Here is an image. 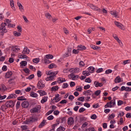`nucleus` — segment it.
Here are the masks:
<instances>
[{
    "mask_svg": "<svg viewBox=\"0 0 131 131\" xmlns=\"http://www.w3.org/2000/svg\"><path fill=\"white\" fill-rule=\"evenodd\" d=\"M13 73L11 71H9L6 73L5 75V77L7 78H10L12 74Z\"/></svg>",
    "mask_w": 131,
    "mask_h": 131,
    "instance_id": "obj_20",
    "label": "nucleus"
},
{
    "mask_svg": "<svg viewBox=\"0 0 131 131\" xmlns=\"http://www.w3.org/2000/svg\"><path fill=\"white\" fill-rule=\"evenodd\" d=\"M30 95L34 97H36L38 96L37 94L34 92H31L30 94Z\"/></svg>",
    "mask_w": 131,
    "mask_h": 131,
    "instance_id": "obj_33",
    "label": "nucleus"
},
{
    "mask_svg": "<svg viewBox=\"0 0 131 131\" xmlns=\"http://www.w3.org/2000/svg\"><path fill=\"white\" fill-rule=\"evenodd\" d=\"M38 92L39 93L40 95L41 96H43L46 94V92L45 91L40 90L38 91Z\"/></svg>",
    "mask_w": 131,
    "mask_h": 131,
    "instance_id": "obj_29",
    "label": "nucleus"
},
{
    "mask_svg": "<svg viewBox=\"0 0 131 131\" xmlns=\"http://www.w3.org/2000/svg\"><path fill=\"white\" fill-rule=\"evenodd\" d=\"M14 34L16 36H18L21 35V34L19 32H17L16 31H15L14 32Z\"/></svg>",
    "mask_w": 131,
    "mask_h": 131,
    "instance_id": "obj_45",
    "label": "nucleus"
},
{
    "mask_svg": "<svg viewBox=\"0 0 131 131\" xmlns=\"http://www.w3.org/2000/svg\"><path fill=\"white\" fill-rule=\"evenodd\" d=\"M125 91L126 92H129L131 91V88L129 87H126Z\"/></svg>",
    "mask_w": 131,
    "mask_h": 131,
    "instance_id": "obj_64",
    "label": "nucleus"
},
{
    "mask_svg": "<svg viewBox=\"0 0 131 131\" xmlns=\"http://www.w3.org/2000/svg\"><path fill=\"white\" fill-rule=\"evenodd\" d=\"M40 106L38 105L31 110L30 111L31 113H37L38 111L40 110Z\"/></svg>",
    "mask_w": 131,
    "mask_h": 131,
    "instance_id": "obj_4",
    "label": "nucleus"
},
{
    "mask_svg": "<svg viewBox=\"0 0 131 131\" xmlns=\"http://www.w3.org/2000/svg\"><path fill=\"white\" fill-rule=\"evenodd\" d=\"M46 121L44 120H43L38 126L39 128H41L45 125Z\"/></svg>",
    "mask_w": 131,
    "mask_h": 131,
    "instance_id": "obj_22",
    "label": "nucleus"
},
{
    "mask_svg": "<svg viewBox=\"0 0 131 131\" xmlns=\"http://www.w3.org/2000/svg\"><path fill=\"white\" fill-rule=\"evenodd\" d=\"M92 80L90 78H87L85 80V82L88 83H90L91 82Z\"/></svg>",
    "mask_w": 131,
    "mask_h": 131,
    "instance_id": "obj_52",
    "label": "nucleus"
},
{
    "mask_svg": "<svg viewBox=\"0 0 131 131\" xmlns=\"http://www.w3.org/2000/svg\"><path fill=\"white\" fill-rule=\"evenodd\" d=\"M84 105L87 108H89L90 107V105L88 103H86L84 104Z\"/></svg>",
    "mask_w": 131,
    "mask_h": 131,
    "instance_id": "obj_62",
    "label": "nucleus"
},
{
    "mask_svg": "<svg viewBox=\"0 0 131 131\" xmlns=\"http://www.w3.org/2000/svg\"><path fill=\"white\" fill-rule=\"evenodd\" d=\"M88 69L90 73H92L94 72L95 68L91 66L88 68Z\"/></svg>",
    "mask_w": 131,
    "mask_h": 131,
    "instance_id": "obj_24",
    "label": "nucleus"
},
{
    "mask_svg": "<svg viewBox=\"0 0 131 131\" xmlns=\"http://www.w3.org/2000/svg\"><path fill=\"white\" fill-rule=\"evenodd\" d=\"M19 50V48L17 46L13 47L12 48V50L15 52H17Z\"/></svg>",
    "mask_w": 131,
    "mask_h": 131,
    "instance_id": "obj_21",
    "label": "nucleus"
},
{
    "mask_svg": "<svg viewBox=\"0 0 131 131\" xmlns=\"http://www.w3.org/2000/svg\"><path fill=\"white\" fill-rule=\"evenodd\" d=\"M59 95L57 94L56 95L55 97L53 98V100H55V102H58L60 100V99L59 98Z\"/></svg>",
    "mask_w": 131,
    "mask_h": 131,
    "instance_id": "obj_16",
    "label": "nucleus"
},
{
    "mask_svg": "<svg viewBox=\"0 0 131 131\" xmlns=\"http://www.w3.org/2000/svg\"><path fill=\"white\" fill-rule=\"evenodd\" d=\"M45 15L46 16L48 19H50L52 17V16L50 14L47 12L45 13Z\"/></svg>",
    "mask_w": 131,
    "mask_h": 131,
    "instance_id": "obj_35",
    "label": "nucleus"
},
{
    "mask_svg": "<svg viewBox=\"0 0 131 131\" xmlns=\"http://www.w3.org/2000/svg\"><path fill=\"white\" fill-rule=\"evenodd\" d=\"M85 110V109L83 107H81L79 109V112L80 113H82Z\"/></svg>",
    "mask_w": 131,
    "mask_h": 131,
    "instance_id": "obj_63",
    "label": "nucleus"
},
{
    "mask_svg": "<svg viewBox=\"0 0 131 131\" xmlns=\"http://www.w3.org/2000/svg\"><path fill=\"white\" fill-rule=\"evenodd\" d=\"M23 70L26 73H28L29 72V70L28 68H25L23 69Z\"/></svg>",
    "mask_w": 131,
    "mask_h": 131,
    "instance_id": "obj_55",
    "label": "nucleus"
},
{
    "mask_svg": "<svg viewBox=\"0 0 131 131\" xmlns=\"http://www.w3.org/2000/svg\"><path fill=\"white\" fill-rule=\"evenodd\" d=\"M90 72L88 71H83L82 72V74L85 76H88L90 74Z\"/></svg>",
    "mask_w": 131,
    "mask_h": 131,
    "instance_id": "obj_30",
    "label": "nucleus"
},
{
    "mask_svg": "<svg viewBox=\"0 0 131 131\" xmlns=\"http://www.w3.org/2000/svg\"><path fill=\"white\" fill-rule=\"evenodd\" d=\"M29 105L28 102L27 101H25L21 104L22 106L25 108H27Z\"/></svg>",
    "mask_w": 131,
    "mask_h": 131,
    "instance_id": "obj_13",
    "label": "nucleus"
},
{
    "mask_svg": "<svg viewBox=\"0 0 131 131\" xmlns=\"http://www.w3.org/2000/svg\"><path fill=\"white\" fill-rule=\"evenodd\" d=\"M115 116V114H112L110 115H109V116L108 117V119L109 120H111Z\"/></svg>",
    "mask_w": 131,
    "mask_h": 131,
    "instance_id": "obj_38",
    "label": "nucleus"
},
{
    "mask_svg": "<svg viewBox=\"0 0 131 131\" xmlns=\"http://www.w3.org/2000/svg\"><path fill=\"white\" fill-rule=\"evenodd\" d=\"M115 83H119L121 82V79L119 76L117 77L115 79Z\"/></svg>",
    "mask_w": 131,
    "mask_h": 131,
    "instance_id": "obj_23",
    "label": "nucleus"
},
{
    "mask_svg": "<svg viewBox=\"0 0 131 131\" xmlns=\"http://www.w3.org/2000/svg\"><path fill=\"white\" fill-rule=\"evenodd\" d=\"M100 106L99 105V104L97 103L95 104H94L93 105V108H97L99 107Z\"/></svg>",
    "mask_w": 131,
    "mask_h": 131,
    "instance_id": "obj_56",
    "label": "nucleus"
},
{
    "mask_svg": "<svg viewBox=\"0 0 131 131\" xmlns=\"http://www.w3.org/2000/svg\"><path fill=\"white\" fill-rule=\"evenodd\" d=\"M69 52H66L63 55V58H65L68 57L69 56Z\"/></svg>",
    "mask_w": 131,
    "mask_h": 131,
    "instance_id": "obj_54",
    "label": "nucleus"
},
{
    "mask_svg": "<svg viewBox=\"0 0 131 131\" xmlns=\"http://www.w3.org/2000/svg\"><path fill=\"white\" fill-rule=\"evenodd\" d=\"M54 78L53 77V76L51 75L49 77H47L46 78L45 80L46 81H51L53 80Z\"/></svg>",
    "mask_w": 131,
    "mask_h": 131,
    "instance_id": "obj_32",
    "label": "nucleus"
},
{
    "mask_svg": "<svg viewBox=\"0 0 131 131\" xmlns=\"http://www.w3.org/2000/svg\"><path fill=\"white\" fill-rule=\"evenodd\" d=\"M115 105V100L113 99L110 102L107 103L105 106V108L113 107Z\"/></svg>",
    "mask_w": 131,
    "mask_h": 131,
    "instance_id": "obj_2",
    "label": "nucleus"
},
{
    "mask_svg": "<svg viewBox=\"0 0 131 131\" xmlns=\"http://www.w3.org/2000/svg\"><path fill=\"white\" fill-rule=\"evenodd\" d=\"M10 5L12 8L14 6V2L13 0H10Z\"/></svg>",
    "mask_w": 131,
    "mask_h": 131,
    "instance_id": "obj_49",
    "label": "nucleus"
},
{
    "mask_svg": "<svg viewBox=\"0 0 131 131\" xmlns=\"http://www.w3.org/2000/svg\"><path fill=\"white\" fill-rule=\"evenodd\" d=\"M112 71L111 70L109 69L106 70L105 71V73L106 74H108L109 73H111L112 72Z\"/></svg>",
    "mask_w": 131,
    "mask_h": 131,
    "instance_id": "obj_53",
    "label": "nucleus"
},
{
    "mask_svg": "<svg viewBox=\"0 0 131 131\" xmlns=\"http://www.w3.org/2000/svg\"><path fill=\"white\" fill-rule=\"evenodd\" d=\"M1 87L2 90H5L6 89V87L3 84H1Z\"/></svg>",
    "mask_w": 131,
    "mask_h": 131,
    "instance_id": "obj_61",
    "label": "nucleus"
},
{
    "mask_svg": "<svg viewBox=\"0 0 131 131\" xmlns=\"http://www.w3.org/2000/svg\"><path fill=\"white\" fill-rule=\"evenodd\" d=\"M67 102L66 100L64 99L61 101L59 103L61 104H63L66 103Z\"/></svg>",
    "mask_w": 131,
    "mask_h": 131,
    "instance_id": "obj_58",
    "label": "nucleus"
},
{
    "mask_svg": "<svg viewBox=\"0 0 131 131\" xmlns=\"http://www.w3.org/2000/svg\"><path fill=\"white\" fill-rule=\"evenodd\" d=\"M90 87V86L89 85L87 84L84 86V89L85 90H87L89 89Z\"/></svg>",
    "mask_w": 131,
    "mask_h": 131,
    "instance_id": "obj_60",
    "label": "nucleus"
},
{
    "mask_svg": "<svg viewBox=\"0 0 131 131\" xmlns=\"http://www.w3.org/2000/svg\"><path fill=\"white\" fill-rule=\"evenodd\" d=\"M87 5L94 10H98L99 8L97 7L92 4L89 3L87 4Z\"/></svg>",
    "mask_w": 131,
    "mask_h": 131,
    "instance_id": "obj_9",
    "label": "nucleus"
},
{
    "mask_svg": "<svg viewBox=\"0 0 131 131\" xmlns=\"http://www.w3.org/2000/svg\"><path fill=\"white\" fill-rule=\"evenodd\" d=\"M30 51L29 50L28 48L26 47H25L22 52V53L24 54H28L29 53Z\"/></svg>",
    "mask_w": 131,
    "mask_h": 131,
    "instance_id": "obj_17",
    "label": "nucleus"
},
{
    "mask_svg": "<svg viewBox=\"0 0 131 131\" xmlns=\"http://www.w3.org/2000/svg\"><path fill=\"white\" fill-rule=\"evenodd\" d=\"M40 61V59L39 58H36L32 60V61L36 63H38Z\"/></svg>",
    "mask_w": 131,
    "mask_h": 131,
    "instance_id": "obj_40",
    "label": "nucleus"
},
{
    "mask_svg": "<svg viewBox=\"0 0 131 131\" xmlns=\"http://www.w3.org/2000/svg\"><path fill=\"white\" fill-rule=\"evenodd\" d=\"M44 63L46 64H49L51 62V61H49L48 59H47L46 58H44Z\"/></svg>",
    "mask_w": 131,
    "mask_h": 131,
    "instance_id": "obj_46",
    "label": "nucleus"
},
{
    "mask_svg": "<svg viewBox=\"0 0 131 131\" xmlns=\"http://www.w3.org/2000/svg\"><path fill=\"white\" fill-rule=\"evenodd\" d=\"M70 76L73 80H75L76 79L79 78V77L78 75H75L73 73H71L69 74Z\"/></svg>",
    "mask_w": 131,
    "mask_h": 131,
    "instance_id": "obj_14",
    "label": "nucleus"
},
{
    "mask_svg": "<svg viewBox=\"0 0 131 131\" xmlns=\"http://www.w3.org/2000/svg\"><path fill=\"white\" fill-rule=\"evenodd\" d=\"M17 96L14 94H12L9 95L7 97V99L15 98Z\"/></svg>",
    "mask_w": 131,
    "mask_h": 131,
    "instance_id": "obj_26",
    "label": "nucleus"
},
{
    "mask_svg": "<svg viewBox=\"0 0 131 131\" xmlns=\"http://www.w3.org/2000/svg\"><path fill=\"white\" fill-rule=\"evenodd\" d=\"M78 50H83L86 49V47L84 46H83L81 45H78L77 47Z\"/></svg>",
    "mask_w": 131,
    "mask_h": 131,
    "instance_id": "obj_15",
    "label": "nucleus"
},
{
    "mask_svg": "<svg viewBox=\"0 0 131 131\" xmlns=\"http://www.w3.org/2000/svg\"><path fill=\"white\" fill-rule=\"evenodd\" d=\"M80 69L78 68H71L69 69V71L72 73H76L79 72Z\"/></svg>",
    "mask_w": 131,
    "mask_h": 131,
    "instance_id": "obj_6",
    "label": "nucleus"
},
{
    "mask_svg": "<svg viewBox=\"0 0 131 131\" xmlns=\"http://www.w3.org/2000/svg\"><path fill=\"white\" fill-rule=\"evenodd\" d=\"M59 88L58 86H54L52 87L51 89H52V90L53 91H56L59 89Z\"/></svg>",
    "mask_w": 131,
    "mask_h": 131,
    "instance_id": "obj_43",
    "label": "nucleus"
},
{
    "mask_svg": "<svg viewBox=\"0 0 131 131\" xmlns=\"http://www.w3.org/2000/svg\"><path fill=\"white\" fill-rule=\"evenodd\" d=\"M17 100H18L22 101L26 100V99L23 96H21L17 98Z\"/></svg>",
    "mask_w": 131,
    "mask_h": 131,
    "instance_id": "obj_44",
    "label": "nucleus"
},
{
    "mask_svg": "<svg viewBox=\"0 0 131 131\" xmlns=\"http://www.w3.org/2000/svg\"><path fill=\"white\" fill-rule=\"evenodd\" d=\"M7 107H8L6 106V105H3L1 106L0 109L3 111L5 112L6 111V109H7Z\"/></svg>",
    "mask_w": 131,
    "mask_h": 131,
    "instance_id": "obj_28",
    "label": "nucleus"
},
{
    "mask_svg": "<svg viewBox=\"0 0 131 131\" xmlns=\"http://www.w3.org/2000/svg\"><path fill=\"white\" fill-rule=\"evenodd\" d=\"M20 102L19 101H17V103L16 104V107L17 109H18L19 108L20 106Z\"/></svg>",
    "mask_w": 131,
    "mask_h": 131,
    "instance_id": "obj_51",
    "label": "nucleus"
},
{
    "mask_svg": "<svg viewBox=\"0 0 131 131\" xmlns=\"http://www.w3.org/2000/svg\"><path fill=\"white\" fill-rule=\"evenodd\" d=\"M46 57L48 59H52L53 58V56L50 54H47L46 55Z\"/></svg>",
    "mask_w": 131,
    "mask_h": 131,
    "instance_id": "obj_42",
    "label": "nucleus"
},
{
    "mask_svg": "<svg viewBox=\"0 0 131 131\" xmlns=\"http://www.w3.org/2000/svg\"><path fill=\"white\" fill-rule=\"evenodd\" d=\"M37 74L38 77H40L41 75V72L40 71H38L37 72Z\"/></svg>",
    "mask_w": 131,
    "mask_h": 131,
    "instance_id": "obj_57",
    "label": "nucleus"
},
{
    "mask_svg": "<svg viewBox=\"0 0 131 131\" xmlns=\"http://www.w3.org/2000/svg\"><path fill=\"white\" fill-rule=\"evenodd\" d=\"M90 47L91 48L93 49L97 50H98L100 49V47L97 46H96L93 45H90Z\"/></svg>",
    "mask_w": 131,
    "mask_h": 131,
    "instance_id": "obj_19",
    "label": "nucleus"
},
{
    "mask_svg": "<svg viewBox=\"0 0 131 131\" xmlns=\"http://www.w3.org/2000/svg\"><path fill=\"white\" fill-rule=\"evenodd\" d=\"M66 80L64 78L59 77L57 79V82L59 83H61L66 81Z\"/></svg>",
    "mask_w": 131,
    "mask_h": 131,
    "instance_id": "obj_12",
    "label": "nucleus"
},
{
    "mask_svg": "<svg viewBox=\"0 0 131 131\" xmlns=\"http://www.w3.org/2000/svg\"><path fill=\"white\" fill-rule=\"evenodd\" d=\"M27 64V62L26 61H22L20 63V66H25Z\"/></svg>",
    "mask_w": 131,
    "mask_h": 131,
    "instance_id": "obj_37",
    "label": "nucleus"
},
{
    "mask_svg": "<svg viewBox=\"0 0 131 131\" xmlns=\"http://www.w3.org/2000/svg\"><path fill=\"white\" fill-rule=\"evenodd\" d=\"M6 23H2L0 27V32L1 33L6 32H7V30L6 29L5 26L7 25Z\"/></svg>",
    "mask_w": 131,
    "mask_h": 131,
    "instance_id": "obj_3",
    "label": "nucleus"
},
{
    "mask_svg": "<svg viewBox=\"0 0 131 131\" xmlns=\"http://www.w3.org/2000/svg\"><path fill=\"white\" fill-rule=\"evenodd\" d=\"M66 129V128L61 126H60V127L58 128L57 130V131H64Z\"/></svg>",
    "mask_w": 131,
    "mask_h": 131,
    "instance_id": "obj_34",
    "label": "nucleus"
},
{
    "mask_svg": "<svg viewBox=\"0 0 131 131\" xmlns=\"http://www.w3.org/2000/svg\"><path fill=\"white\" fill-rule=\"evenodd\" d=\"M69 86L68 84L67 83H64L63 84V85L62 86V88L64 89L66 88H67Z\"/></svg>",
    "mask_w": 131,
    "mask_h": 131,
    "instance_id": "obj_47",
    "label": "nucleus"
},
{
    "mask_svg": "<svg viewBox=\"0 0 131 131\" xmlns=\"http://www.w3.org/2000/svg\"><path fill=\"white\" fill-rule=\"evenodd\" d=\"M79 50H78V48L77 50L74 49L73 50L72 53L75 54H77L79 52Z\"/></svg>",
    "mask_w": 131,
    "mask_h": 131,
    "instance_id": "obj_48",
    "label": "nucleus"
},
{
    "mask_svg": "<svg viewBox=\"0 0 131 131\" xmlns=\"http://www.w3.org/2000/svg\"><path fill=\"white\" fill-rule=\"evenodd\" d=\"M38 118L35 116L32 115L30 116L28 119H26L24 122V124H29L34 122L38 121Z\"/></svg>",
    "mask_w": 131,
    "mask_h": 131,
    "instance_id": "obj_1",
    "label": "nucleus"
},
{
    "mask_svg": "<svg viewBox=\"0 0 131 131\" xmlns=\"http://www.w3.org/2000/svg\"><path fill=\"white\" fill-rule=\"evenodd\" d=\"M27 125H24L21 126V128H22V131L25 130L27 129Z\"/></svg>",
    "mask_w": 131,
    "mask_h": 131,
    "instance_id": "obj_41",
    "label": "nucleus"
},
{
    "mask_svg": "<svg viewBox=\"0 0 131 131\" xmlns=\"http://www.w3.org/2000/svg\"><path fill=\"white\" fill-rule=\"evenodd\" d=\"M101 91L100 90H99L96 91L95 92V94L96 96L99 95L101 93Z\"/></svg>",
    "mask_w": 131,
    "mask_h": 131,
    "instance_id": "obj_50",
    "label": "nucleus"
},
{
    "mask_svg": "<svg viewBox=\"0 0 131 131\" xmlns=\"http://www.w3.org/2000/svg\"><path fill=\"white\" fill-rule=\"evenodd\" d=\"M57 67V66L55 64L52 63L49 65L48 67L49 68L51 69L53 68H56Z\"/></svg>",
    "mask_w": 131,
    "mask_h": 131,
    "instance_id": "obj_31",
    "label": "nucleus"
},
{
    "mask_svg": "<svg viewBox=\"0 0 131 131\" xmlns=\"http://www.w3.org/2000/svg\"><path fill=\"white\" fill-rule=\"evenodd\" d=\"M48 98V97L47 96L43 97L41 101V103L43 104L46 102Z\"/></svg>",
    "mask_w": 131,
    "mask_h": 131,
    "instance_id": "obj_25",
    "label": "nucleus"
},
{
    "mask_svg": "<svg viewBox=\"0 0 131 131\" xmlns=\"http://www.w3.org/2000/svg\"><path fill=\"white\" fill-rule=\"evenodd\" d=\"M58 73V71H54L53 72H51L50 73V75L53 77L56 76V75Z\"/></svg>",
    "mask_w": 131,
    "mask_h": 131,
    "instance_id": "obj_36",
    "label": "nucleus"
},
{
    "mask_svg": "<svg viewBox=\"0 0 131 131\" xmlns=\"http://www.w3.org/2000/svg\"><path fill=\"white\" fill-rule=\"evenodd\" d=\"M77 100L81 102H83L84 101V97L83 96L80 97L78 98Z\"/></svg>",
    "mask_w": 131,
    "mask_h": 131,
    "instance_id": "obj_39",
    "label": "nucleus"
},
{
    "mask_svg": "<svg viewBox=\"0 0 131 131\" xmlns=\"http://www.w3.org/2000/svg\"><path fill=\"white\" fill-rule=\"evenodd\" d=\"M74 96L72 95H70L68 99L69 100L72 101L74 99Z\"/></svg>",
    "mask_w": 131,
    "mask_h": 131,
    "instance_id": "obj_59",
    "label": "nucleus"
},
{
    "mask_svg": "<svg viewBox=\"0 0 131 131\" xmlns=\"http://www.w3.org/2000/svg\"><path fill=\"white\" fill-rule=\"evenodd\" d=\"M94 84L95 86L96 87H98L99 86L101 87L103 85V83H99L97 81H94Z\"/></svg>",
    "mask_w": 131,
    "mask_h": 131,
    "instance_id": "obj_10",
    "label": "nucleus"
},
{
    "mask_svg": "<svg viewBox=\"0 0 131 131\" xmlns=\"http://www.w3.org/2000/svg\"><path fill=\"white\" fill-rule=\"evenodd\" d=\"M6 105L7 107H8L13 106L14 105V104L13 101H10L6 102Z\"/></svg>",
    "mask_w": 131,
    "mask_h": 131,
    "instance_id": "obj_7",
    "label": "nucleus"
},
{
    "mask_svg": "<svg viewBox=\"0 0 131 131\" xmlns=\"http://www.w3.org/2000/svg\"><path fill=\"white\" fill-rule=\"evenodd\" d=\"M110 14L115 17H118V13L116 11H111L110 12Z\"/></svg>",
    "mask_w": 131,
    "mask_h": 131,
    "instance_id": "obj_18",
    "label": "nucleus"
},
{
    "mask_svg": "<svg viewBox=\"0 0 131 131\" xmlns=\"http://www.w3.org/2000/svg\"><path fill=\"white\" fill-rule=\"evenodd\" d=\"M74 122V119L73 117H69L67 121V123L69 125H71Z\"/></svg>",
    "mask_w": 131,
    "mask_h": 131,
    "instance_id": "obj_11",
    "label": "nucleus"
},
{
    "mask_svg": "<svg viewBox=\"0 0 131 131\" xmlns=\"http://www.w3.org/2000/svg\"><path fill=\"white\" fill-rule=\"evenodd\" d=\"M45 86V85L43 81L40 80L38 82L37 84V88L39 89H42Z\"/></svg>",
    "mask_w": 131,
    "mask_h": 131,
    "instance_id": "obj_5",
    "label": "nucleus"
},
{
    "mask_svg": "<svg viewBox=\"0 0 131 131\" xmlns=\"http://www.w3.org/2000/svg\"><path fill=\"white\" fill-rule=\"evenodd\" d=\"M114 24L119 28L123 30L124 29V28L123 26L119 23L115 21L114 22Z\"/></svg>",
    "mask_w": 131,
    "mask_h": 131,
    "instance_id": "obj_8",
    "label": "nucleus"
},
{
    "mask_svg": "<svg viewBox=\"0 0 131 131\" xmlns=\"http://www.w3.org/2000/svg\"><path fill=\"white\" fill-rule=\"evenodd\" d=\"M17 5L19 8L21 12H23L24 10L23 7L21 3L17 2Z\"/></svg>",
    "mask_w": 131,
    "mask_h": 131,
    "instance_id": "obj_27",
    "label": "nucleus"
}]
</instances>
